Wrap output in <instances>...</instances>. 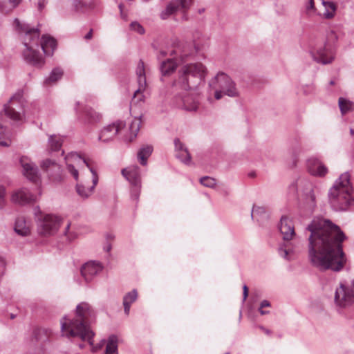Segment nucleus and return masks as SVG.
Here are the masks:
<instances>
[{
  "instance_id": "obj_1",
  "label": "nucleus",
  "mask_w": 354,
  "mask_h": 354,
  "mask_svg": "<svg viewBox=\"0 0 354 354\" xmlns=\"http://www.w3.org/2000/svg\"><path fill=\"white\" fill-rule=\"evenodd\" d=\"M308 258L310 264L320 271L342 270L346 262L342 250L346 236L339 227L329 219L315 217L308 225Z\"/></svg>"
},
{
  "instance_id": "obj_2",
  "label": "nucleus",
  "mask_w": 354,
  "mask_h": 354,
  "mask_svg": "<svg viewBox=\"0 0 354 354\" xmlns=\"http://www.w3.org/2000/svg\"><path fill=\"white\" fill-rule=\"evenodd\" d=\"M94 316V310L88 303L79 304L76 307L75 317L73 319L69 320L64 317L61 320L62 335L68 338L79 337L93 345L94 333L90 328L89 322Z\"/></svg>"
},
{
  "instance_id": "obj_3",
  "label": "nucleus",
  "mask_w": 354,
  "mask_h": 354,
  "mask_svg": "<svg viewBox=\"0 0 354 354\" xmlns=\"http://www.w3.org/2000/svg\"><path fill=\"white\" fill-rule=\"evenodd\" d=\"M328 200L335 211H345L354 203V191L348 172L343 173L335 180L329 190Z\"/></svg>"
},
{
  "instance_id": "obj_4",
  "label": "nucleus",
  "mask_w": 354,
  "mask_h": 354,
  "mask_svg": "<svg viewBox=\"0 0 354 354\" xmlns=\"http://www.w3.org/2000/svg\"><path fill=\"white\" fill-rule=\"evenodd\" d=\"M15 23L26 47L23 53L24 59L35 66H41L44 62L43 59L37 50L39 48V29L32 28L28 24H22L17 19L15 20Z\"/></svg>"
},
{
  "instance_id": "obj_5",
  "label": "nucleus",
  "mask_w": 354,
  "mask_h": 354,
  "mask_svg": "<svg viewBox=\"0 0 354 354\" xmlns=\"http://www.w3.org/2000/svg\"><path fill=\"white\" fill-rule=\"evenodd\" d=\"M207 69L201 63L186 64L179 70L173 87L184 91L194 89L204 81Z\"/></svg>"
},
{
  "instance_id": "obj_6",
  "label": "nucleus",
  "mask_w": 354,
  "mask_h": 354,
  "mask_svg": "<svg viewBox=\"0 0 354 354\" xmlns=\"http://www.w3.org/2000/svg\"><path fill=\"white\" fill-rule=\"evenodd\" d=\"M65 160L66 162L68 171L73 175L76 180H78L79 173L78 171L75 169L73 163L80 165L82 162L88 167L90 171L92 174V185L85 186L82 184H77L76 185V191L78 195L84 199L88 198L93 193L95 187L97 185L98 182V176L96 171L91 166V160L89 158L82 157L76 152H71L68 153L65 157Z\"/></svg>"
},
{
  "instance_id": "obj_7",
  "label": "nucleus",
  "mask_w": 354,
  "mask_h": 354,
  "mask_svg": "<svg viewBox=\"0 0 354 354\" xmlns=\"http://www.w3.org/2000/svg\"><path fill=\"white\" fill-rule=\"evenodd\" d=\"M337 36L333 31L327 33L324 43L311 52V55L316 62L326 65L335 59L336 49L335 43Z\"/></svg>"
},
{
  "instance_id": "obj_8",
  "label": "nucleus",
  "mask_w": 354,
  "mask_h": 354,
  "mask_svg": "<svg viewBox=\"0 0 354 354\" xmlns=\"http://www.w3.org/2000/svg\"><path fill=\"white\" fill-rule=\"evenodd\" d=\"M279 229L283 235V240L287 241L279 245V254L281 257L289 261L294 254L292 244L289 242L295 236L292 221L286 216H282L280 219Z\"/></svg>"
},
{
  "instance_id": "obj_9",
  "label": "nucleus",
  "mask_w": 354,
  "mask_h": 354,
  "mask_svg": "<svg viewBox=\"0 0 354 354\" xmlns=\"http://www.w3.org/2000/svg\"><path fill=\"white\" fill-rule=\"evenodd\" d=\"M209 86L214 90V97L220 100L223 95L229 97L238 95V91L232 80L224 73H218L209 82Z\"/></svg>"
},
{
  "instance_id": "obj_10",
  "label": "nucleus",
  "mask_w": 354,
  "mask_h": 354,
  "mask_svg": "<svg viewBox=\"0 0 354 354\" xmlns=\"http://www.w3.org/2000/svg\"><path fill=\"white\" fill-rule=\"evenodd\" d=\"M334 301L337 306L342 308L354 304V279L351 285L346 284L345 281L339 283L335 290Z\"/></svg>"
},
{
  "instance_id": "obj_11",
  "label": "nucleus",
  "mask_w": 354,
  "mask_h": 354,
  "mask_svg": "<svg viewBox=\"0 0 354 354\" xmlns=\"http://www.w3.org/2000/svg\"><path fill=\"white\" fill-rule=\"evenodd\" d=\"M62 219L55 215L46 214L37 223L39 234L44 236L53 235L58 230Z\"/></svg>"
},
{
  "instance_id": "obj_12",
  "label": "nucleus",
  "mask_w": 354,
  "mask_h": 354,
  "mask_svg": "<svg viewBox=\"0 0 354 354\" xmlns=\"http://www.w3.org/2000/svg\"><path fill=\"white\" fill-rule=\"evenodd\" d=\"M22 93L17 92L10 100L9 102L4 106L6 115L14 121H21L23 115L20 111H22Z\"/></svg>"
},
{
  "instance_id": "obj_13",
  "label": "nucleus",
  "mask_w": 354,
  "mask_h": 354,
  "mask_svg": "<svg viewBox=\"0 0 354 354\" xmlns=\"http://www.w3.org/2000/svg\"><path fill=\"white\" fill-rule=\"evenodd\" d=\"M173 104L178 109L186 111H196L198 108V102L189 94H178L173 100Z\"/></svg>"
},
{
  "instance_id": "obj_14",
  "label": "nucleus",
  "mask_w": 354,
  "mask_h": 354,
  "mask_svg": "<svg viewBox=\"0 0 354 354\" xmlns=\"http://www.w3.org/2000/svg\"><path fill=\"white\" fill-rule=\"evenodd\" d=\"M191 4L192 0H171L161 12L160 17L162 19H166L178 11L185 13L189 8Z\"/></svg>"
},
{
  "instance_id": "obj_15",
  "label": "nucleus",
  "mask_w": 354,
  "mask_h": 354,
  "mask_svg": "<svg viewBox=\"0 0 354 354\" xmlns=\"http://www.w3.org/2000/svg\"><path fill=\"white\" fill-rule=\"evenodd\" d=\"M20 163L23 168L24 175L30 181L36 183L39 178L38 168L31 160L26 157L22 156L20 158Z\"/></svg>"
},
{
  "instance_id": "obj_16",
  "label": "nucleus",
  "mask_w": 354,
  "mask_h": 354,
  "mask_svg": "<svg viewBox=\"0 0 354 354\" xmlns=\"http://www.w3.org/2000/svg\"><path fill=\"white\" fill-rule=\"evenodd\" d=\"M124 127V123L122 121H118L105 127L100 133L99 140L106 142L112 140Z\"/></svg>"
},
{
  "instance_id": "obj_17",
  "label": "nucleus",
  "mask_w": 354,
  "mask_h": 354,
  "mask_svg": "<svg viewBox=\"0 0 354 354\" xmlns=\"http://www.w3.org/2000/svg\"><path fill=\"white\" fill-rule=\"evenodd\" d=\"M136 75L138 76V82L139 87L134 93L133 99L138 98L139 101H142L143 95H141V93L142 91H145L146 88L147 82L144 62L141 60L138 64L136 68Z\"/></svg>"
},
{
  "instance_id": "obj_18",
  "label": "nucleus",
  "mask_w": 354,
  "mask_h": 354,
  "mask_svg": "<svg viewBox=\"0 0 354 354\" xmlns=\"http://www.w3.org/2000/svg\"><path fill=\"white\" fill-rule=\"evenodd\" d=\"M102 270V266L93 261L85 263L81 268V274L86 282H89L100 273Z\"/></svg>"
},
{
  "instance_id": "obj_19",
  "label": "nucleus",
  "mask_w": 354,
  "mask_h": 354,
  "mask_svg": "<svg viewBox=\"0 0 354 354\" xmlns=\"http://www.w3.org/2000/svg\"><path fill=\"white\" fill-rule=\"evenodd\" d=\"M308 171L313 176L323 177L328 173L327 167L317 158H310L307 161Z\"/></svg>"
},
{
  "instance_id": "obj_20",
  "label": "nucleus",
  "mask_w": 354,
  "mask_h": 354,
  "mask_svg": "<svg viewBox=\"0 0 354 354\" xmlns=\"http://www.w3.org/2000/svg\"><path fill=\"white\" fill-rule=\"evenodd\" d=\"M122 176L130 183L131 185L141 184L140 168L131 165L122 170Z\"/></svg>"
},
{
  "instance_id": "obj_21",
  "label": "nucleus",
  "mask_w": 354,
  "mask_h": 354,
  "mask_svg": "<svg viewBox=\"0 0 354 354\" xmlns=\"http://www.w3.org/2000/svg\"><path fill=\"white\" fill-rule=\"evenodd\" d=\"M11 200L15 203L25 205L35 201L36 196L30 193L28 189H21L12 194Z\"/></svg>"
},
{
  "instance_id": "obj_22",
  "label": "nucleus",
  "mask_w": 354,
  "mask_h": 354,
  "mask_svg": "<svg viewBox=\"0 0 354 354\" xmlns=\"http://www.w3.org/2000/svg\"><path fill=\"white\" fill-rule=\"evenodd\" d=\"M40 167L50 176L59 174L61 171L60 165L56 160L46 158L40 162Z\"/></svg>"
},
{
  "instance_id": "obj_23",
  "label": "nucleus",
  "mask_w": 354,
  "mask_h": 354,
  "mask_svg": "<svg viewBox=\"0 0 354 354\" xmlns=\"http://www.w3.org/2000/svg\"><path fill=\"white\" fill-rule=\"evenodd\" d=\"M40 46L46 56H52L56 48L57 43L54 38L48 35H43L41 38Z\"/></svg>"
},
{
  "instance_id": "obj_24",
  "label": "nucleus",
  "mask_w": 354,
  "mask_h": 354,
  "mask_svg": "<svg viewBox=\"0 0 354 354\" xmlns=\"http://www.w3.org/2000/svg\"><path fill=\"white\" fill-rule=\"evenodd\" d=\"M64 142V137L60 135H49L48 139L47 150L48 152L58 151L61 149Z\"/></svg>"
},
{
  "instance_id": "obj_25",
  "label": "nucleus",
  "mask_w": 354,
  "mask_h": 354,
  "mask_svg": "<svg viewBox=\"0 0 354 354\" xmlns=\"http://www.w3.org/2000/svg\"><path fill=\"white\" fill-rule=\"evenodd\" d=\"M15 231L19 235L27 236L30 233V225L24 218H18L15 222Z\"/></svg>"
},
{
  "instance_id": "obj_26",
  "label": "nucleus",
  "mask_w": 354,
  "mask_h": 354,
  "mask_svg": "<svg viewBox=\"0 0 354 354\" xmlns=\"http://www.w3.org/2000/svg\"><path fill=\"white\" fill-rule=\"evenodd\" d=\"M177 64L174 59H167L161 62L160 69L162 75H169L175 71Z\"/></svg>"
},
{
  "instance_id": "obj_27",
  "label": "nucleus",
  "mask_w": 354,
  "mask_h": 354,
  "mask_svg": "<svg viewBox=\"0 0 354 354\" xmlns=\"http://www.w3.org/2000/svg\"><path fill=\"white\" fill-rule=\"evenodd\" d=\"M153 147L151 145H146L140 148L138 152V159L140 163L145 166L147 163L148 158L151 155Z\"/></svg>"
},
{
  "instance_id": "obj_28",
  "label": "nucleus",
  "mask_w": 354,
  "mask_h": 354,
  "mask_svg": "<svg viewBox=\"0 0 354 354\" xmlns=\"http://www.w3.org/2000/svg\"><path fill=\"white\" fill-rule=\"evenodd\" d=\"M322 4L325 8V11L323 13L325 19H332L336 12L337 6L333 2L322 1Z\"/></svg>"
},
{
  "instance_id": "obj_29",
  "label": "nucleus",
  "mask_w": 354,
  "mask_h": 354,
  "mask_svg": "<svg viewBox=\"0 0 354 354\" xmlns=\"http://www.w3.org/2000/svg\"><path fill=\"white\" fill-rule=\"evenodd\" d=\"M105 354H118V337L111 335L107 342Z\"/></svg>"
},
{
  "instance_id": "obj_30",
  "label": "nucleus",
  "mask_w": 354,
  "mask_h": 354,
  "mask_svg": "<svg viewBox=\"0 0 354 354\" xmlns=\"http://www.w3.org/2000/svg\"><path fill=\"white\" fill-rule=\"evenodd\" d=\"M339 106L342 114H346L354 109V103L344 97L339 98Z\"/></svg>"
},
{
  "instance_id": "obj_31",
  "label": "nucleus",
  "mask_w": 354,
  "mask_h": 354,
  "mask_svg": "<svg viewBox=\"0 0 354 354\" xmlns=\"http://www.w3.org/2000/svg\"><path fill=\"white\" fill-rule=\"evenodd\" d=\"M62 75L63 71L59 68H55L51 71L49 77L45 80L44 84H51L55 83L62 77Z\"/></svg>"
},
{
  "instance_id": "obj_32",
  "label": "nucleus",
  "mask_w": 354,
  "mask_h": 354,
  "mask_svg": "<svg viewBox=\"0 0 354 354\" xmlns=\"http://www.w3.org/2000/svg\"><path fill=\"white\" fill-rule=\"evenodd\" d=\"M141 120L140 118H134L129 126V131L131 133V138L129 141H132L135 138L140 130Z\"/></svg>"
},
{
  "instance_id": "obj_33",
  "label": "nucleus",
  "mask_w": 354,
  "mask_h": 354,
  "mask_svg": "<svg viewBox=\"0 0 354 354\" xmlns=\"http://www.w3.org/2000/svg\"><path fill=\"white\" fill-rule=\"evenodd\" d=\"M138 298V292L136 290H133L127 293L123 297V304H128L131 305Z\"/></svg>"
},
{
  "instance_id": "obj_34",
  "label": "nucleus",
  "mask_w": 354,
  "mask_h": 354,
  "mask_svg": "<svg viewBox=\"0 0 354 354\" xmlns=\"http://www.w3.org/2000/svg\"><path fill=\"white\" fill-rule=\"evenodd\" d=\"M141 192V184L131 185V198L138 203Z\"/></svg>"
},
{
  "instance_id": "obj_35",
  "label": "nucleus",
  "mask_w": 354,
  "mask_h": 354,
  "mask_svg": "<svg viewBox=\"0 0 354 354\" xmlns=\"http://www.w3.org/2000/svg\"><path fill=\"white\" fill-rule=\"evenodd\" d=\"M176 156L186 165H189L191 162V156L187 149H184L182 151L177 152Z\"/></svg>"
},
{
  "instance_id": "obj_36",
  "label": "nucleus",
  "mask_w": 354,
  "mask_h": 354,
  "mask_svg": "<svg viewBox=\"0 0 354 354\" xmlns=\"http://www.w3.org/2000/svg\"><path fill=\"white\" fill-rule=\"evenodd\" d=\"M266 214L265 207L259 206H254L252 210L251 216L253 219H256L257 221H259L258 216H261Z\"/></svg>"
},
{
  "instance_id": "obj_37",
  "label": "nucleus",
  "mask_w": 354,
  "mask_h": 354,
  "mask_svg": "<svg viewBox=\"0 0 354 354\" xmlns=\"http://www.w3.org/2000/svg\"><path fill=\"white\" fill-rule=\"evenodd\" d=\"M10 144V139L7 137L3 127L0 124V145L3 147H9Z\"/></svg>"
},
{
  "instance_id": "obj_38",
  "label": "nucleus",
  "mask_w": 354,
  "mask_h": 354,
  "mask_svg": "<svg viewBox=\"0 0 354 354\" xmlns=\"http://www.w3.org/2000/svg\"><path fill=\"white\" fill-rule=\"evenodd\" d=\"M64 234V236L66 237V239L69 241H72L77 237V234L75 231L71 230V223H67V225L65 227Z\"/></svg>"
},
{
  "instance_id": "obj_39",
  "label": "nucleus",
  "mask_w": 354,
  "mask_h": 354,
  "mask_svg": "<svg viewBox=\"0 0 354 354\" xmlns=\"http://www.w3.org/2000/svg\"><path fill=\"white\" fill-rule=\"evenodd\" d=\"M201 183L205 187L213 188L216 185V180L209 176H204L200 179Z\"/></svg>"
},
{
  "instance_id": "obj_40",
  "label": "nucleus",
  "mask_w": 354,
  "mask_h": 354,
  "mask_svg": "<svg viewBox=\"0 0 354 354\" xmlns=\"http://www.w3.org/2000/svg\"><path fill=\"white\" fill-rule=\"evenodd\" d=\"M131 30L142 35L145 33L144 28L137 21H133L130 24Z\"/></svg>"
},
{
  "instance_id": "obj_41",
  "label": "nucleus",
  "mask_w": 354,
  "mask_h": 354,
  "mask_svg": "<svg viewBox=\"0 0 354 354\" xmlns=\"http://www.w3.org/2000/svg\"><path fill=\"white\" fill-rule=\"evenodd\" d=\"M86 115L91 121H97L100 118V115L92 109L87 111Z\"/></svg>"
},
{
  "instance_id": "obj_42",
  "label": "nucleus",
  "mask_w": 354,
  "mask_h": 354,
  "mask_svg": "<svg viewBox=\"0 0 354 354\" xmlns=\"http://www.w3.org/2000/svg\"><path fill=\"white\" fill-rule=\"evenodd\" d=\"M270 306V303L268 300H263L261 302L260 308H259V313L261 315H266L269 313V311L263 310V308L265 307H269Z\"/></svg>"
},
{
  "instance_id": "obj_43",
  "label": "nucleus",
  "mask_w": 354,
  "mask_h": 354,
  "mask_svg": "<svg viewBox=\"0 0 354 354\" xmlns=\"http://www.w3.org/2000/svg\"><path fill=\"white\" fill-rule=\"evenodd\" d=\"M5 203V188L3 186L0 185V209L4 207Z\"/></svg>"
},
{
  "instance_id": "obj_44",
  "label": "nucleus",
  "mask_w": 354,
  "mask_h": 354,
  "mask_svg": "<svg viewBox=\"0 0 354 354\" xmlns=\"http://www.w3.org/2000/svg\"><path fill=\"white\" fill-rule=\"evenodd\" d=\"M174 145L177 152H180L184 149H187V148L185 147L184 145L180 141L178 138H176L174 140Z\"/></svg>"
},
{
  "instance_id": "obj_45",
  "label": "nucleus",
  "mask_w": 354,
  "mask_h": 354,
  "mask_svg": "<svg viewBox=\"0 0 354 354\" xmlns=\"http://www.w3.org/2000/svg\"><path fill=\"white\" fill-rule=\"evenodd\" d=\"M73 5L75 7L76 10H78L82 8L83 3H82V1L80 0H75L73 1Z\"/></svg>"
},
{
  "instance_id": "obj_46",
  "label": "nucleus",
  "mask_w": 354,
  "mask_h": 354,
  "mask_svg": "<svg viewBox=\"0 0 354 354\" xmlns=\"http://www.w3.org/2000/svg\"><path fill=\"white\" fill-rule=\"evenodd\" d=\"M243 301H245L248 296V288L246 285L243 286Z\"/></svg>"
},
{
  "instance_id": "obj_47",
  "label": "nucleus",
  "mask_w": 354,
  "mask_h": 354,
  "mask_svg": "<svg viewBox=\"0 0 354 354\" xmlns=\"http://www.w3.org/2000/svg\"><path fill=\"white\" fill-rule=\"evenodd\" d=\"M46 3V0H39L37 3L38 9L41 10Z\"/></svg>"
},
{
  "instance_id": "obj_48",
  "label": "nucleus",
  "mask_w": 354,
  "mask_h": 354,
  "mask_svg": "<svg viewBox=\"0 0 354 354\" xmlns=\"http://www.w3.org/2000/svg\"><path fill=\"white\" fill-rule=\"evenodd\" d=\"M21 0H9V2L12 4L13 8L17 7L20 3Z\"/></svg>"
},
{
  "instance_id": "obj_49",
  "label": "nucleus",
  "mask_w": 354,
  "mask_h": 354,
  "mask_svg": "<svg viewBox=\"0 0 354 354\" xmlns=\"http://www.w3.org/2000/svg\"><path fill=\"white\" fill-rule=\"evenodd\" d=\"M123 306H124V310L125 314L129 315V311H130L131 305H129L127 303V304H123Z\"/></svg>"
},
{
  "instance_id": "obj_50",
  "label": "nucleus",
  "mask_w": 354,
  "mask_h": 354,
  "mask_svg": "<svg viewBox=\"0 0 354 354\" xmlns=\"http://www.w3.org/2000/svg\"><path fill=\"white\" fill-rule=\"evenodd\" d=\"M309 197H310V201L313 203H315V195L314 194V193L312 190L310 191Z\"/></svg>"
},
{
  "instance_id": "obj_51",
  "label": "nucleus",
  "mask_w": 354,
  "mask_h": 354,
  "mask_svg": "<svg viewBox=\"0 0 354 354\" xmlns=\"http://www.w3.org/2000/svg\"><path fill=\"white\" fill-rule=\"evenodd\" d=\"M118 7L120 10L121 17L125 19L127 18V15L123 13V6L122 4H120Z\"/></svg>"
},
{
  "instance_id": "obj_52",
  "label": "nucleus",
  "mask_w": 354,
  "mask_h": 354,
  "mask_svg": "<svg viewBox=\"0 0 354 354\" xmlns=\"http://www.w3.org/2000/svg\"><path fill=\"white\" fill-rule=\"evenodd\" d=\"M93 37V30L91 29L84 36V38L86 39H91Z\"/></svg>"
},
{
  "instance_id": "obj_53",
  "label": "nucleus",
  "mask_w": 354,
  "mask_h": 354,
  "mask_svg": "<svg viewBox=\"0 0 354 354\" xmlns=\"http://www.w3.org/2000/svg\"><path fill=\"white\" fill-rule=\"evenodd\" d=\"M259 328H261V330H262L267 335H270L271 334V331L270 330L264 328L263 326H260Z\"/></svg>"
},
{
  "instance_id": "obj_54",
  "label": "nucleus",
  "mask_w": 354,
  "mask_h": 354,
  "mask_svg": "<svg viewBox=\"0 0 354 354\" xmlns=\"http://www.w3.org/2000/svg\"><path fill=\"white\" fill-rule=\"evenodd\" d=\"M167 55V53L164 50H161L158 55V59L164 57Z\"/></svg>"
},
{
  "instance_id": "obj_55",
  "label": "nucleus",
  "mask_w": 354,
  "mask_h": 354,
  "mask_svg": "<svg viewBox=\"0 0 354 354\" xmlns=\"http://www.w3.org/2000/svg\"><path fill=\"white\" fill-rule=\"evenodd\" d=\"M34 211H35V215H37V214H39H39L41 213V212H40V209H39V207H36L35 208Z\"/></svg>"
},
{
  "instance_id": "obj_56",
  "label": "nucleus",
  "mask_w": 354,
  "mask_h": 354,
  "mask_svg": "<svg viewBox=\"0 0 354 354\" xmlns=\"http://www.w3.org/2000/svg\"><path fill=\"white\" fill-rule=\"evenodd\" d=\"M111 245H110V244H108V245L104 248V249H105V250H106V251H107V252H109V251H110V250H111Z\"/></svg>"
},
{
  "instance_id": "obj_57",
  "label": "nucleus",
  "mask_w": 354,
  "mask_h": 354,
  "mask_svg": "<svg viewBox=\"0 0 354 354\" xmlns=\"http://www.w3.org/2000/svg\"><path fill=\"white\" fill-rule=\"evenodd\" d=\"M329 84L330 85H334L335 84V81L334 80H330V82H329Z\"/></svg>"
},
{
  "instance_id": "obj_58",
  "label": "nucleus",
  "mask_w": 354,
  "mask_h": 354,
  "mask_svg": "<svg viewBox=\"0 0 354 354\" xmlns=\"http://www.w3.org/2000/svg\"><path fill=\"white\" fill-rule=\"evenodd\" d=\"M350 132H351V134H353L354 133V130L353 129H351Z\"/></svg>"
},
{
  "instance_id": "obj_59",
  "label": "nucleus",
  "mask_w": 354,
  "mask_h": 354,
  "mask_svg": "<svg viewBox=\"0 0 354 354\" xmlns=\"http://www.w3.org/2000/svg\"><path fill=\"white\" fill-rule=\"evenodd\" d=\"M183 18H184L185 20H187V17H186V15H183Z\"/></svg>"
},
{
  "instance_id": "obj_60",
  "label": "nucleus",
  "mask_w": 354,
  "mask_h": 354,
  "mask_svg": "<svg viewBox=\"0 0 354 354\" xmlns=\"http://www.w3.org/2000/svg\"><path fill=\"white\" fill-rule=\"evenodd\" d=\"M80 348H82L84 347V346L82 344H80L79 345Z\"/></svg>"
},
{
  "instance_id": "obj_61",
  "label": "nucleus",
  "mask_w": 354,
  "mask_h": 354,
  "mask_svg": "<svg viewBox=\"0 0 354 354\" xmlns=\"http://www.w3.org/2000/svg\"><path fill=\"white\" fill-rule=\"evenodd\" d=\"M225 354H230L229 353H226Z\"/></svg>"
}]
</instances>
